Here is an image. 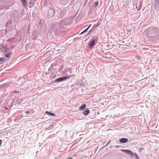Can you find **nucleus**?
Listing matches in <instances>:
<instances>
[{
    "label": "nucleus",
    "mask_w": 159,
    "mask_h": 159,
    "mask_svg": "<svg viewBox=\"0 0 159 159\" xmlns=\"http://www.w3.org/2000/svg\"><path fill=\"white\" fill-rule=\"evenodd\" d=\"M74 16H71L69 18H65L59 22V26L61 28H64V26L71 24L74 19Z\"/></svg>",
    "instance_id": "nucleus-1"
},
{
    "label": "nucleus",
    "mask_w": 159,
    "mask_h": 159,
    "mask_svg": "<svg viewBox=\"0 0 159 159\" xmlns=\"http://www.w3.org/2000/svg\"><path fill=\"white\" fill-rule=\"evenodd\" d=\"M46 25V24L42 20L37 21V27L39 30H45Z\"/></svg>",
    "instance_id": "nucleus-2"
},
{
    "label": "nucleus",
    "mask_w": 159,
    "mask_h": 159,
    "mask_svg": "<svg viewBox=\"0 0 159 159\" xmlns=\"http://www.w3.org/2000/svg\"><path fill=\"white\" fill-rule=\"evenodd\" d=\"M73 76V75H70L62 77L56 79L55 80V81L57 82L62 81L63 80H66L69 79L70 77Z\"/></svg>",
    "instance_id": "nucleus-3"
},
{
    "label": "nucleus",
    "mask_w": 159,
    "mask_h": 159,
    "mask_svg": "<svg viewBox=\"0 0 159 159\" xmlns=\"http://www.w3.org/2000/svg\"><path fill=\"white\" fill-rule=\"evenodd\" d=\"M6 26L7 28V29L13 30L14 29V24L12 23L11 21L9 20L6 23Z\"/></svg>",
    "instance_id": "nucleus-4"
},
{
    "label": "nucleus",
    "mask_w": 159,
    "mask_h": 159,
    "mask_svg": "<svg viewBox=\"0 0 159 159\" xmlns=\"http://www.w3.org/2000/svg\"><path fill=\"white\" fill-rule=\"evenodd\" d=\"M96 39H93L91 41H90L88 43V46L90 48H92L95 45Z\"/></svg>",
    "instance_id": "nucleus-5"
},
{
    "label": "nucleus",
    "mask_w": 159,
    "mask_h": 159,
    "mask_svg": "<svg viewBox=\"0 0 159 159\" xmlns=\"http://www.w3.org/2000/svg\"><path fill=\"white\" fill-rule=\"evenodd\" d=\"M48 15L51 16L52 17L54 16L55 14V12L54 10L52 9H50L48 11Z\"/></svg>",
    "instance_id": "nucleus-6"
},
{
    "label": "nucleus",
    "mask_w": 159,
    "mask_h": 159,
    "mask_svg": "<svg viewBox=\"0 0 159 159\" xmlns=\"http://www.w3.org/2000/svg\"><path fill=\"white\" fill-rule=\"evenodd\" d=\"M141 2L140 1L137 2L135 4V6L136 8H138V9H139L141 8L142 7V5L141 4Z\"/></svg>",
    "instance_id": "nucleus-7"
},
{
    "label": "nucleus",
    "mask_w": 159,
    "mask_h": 159,
    "mask_svg": "<svg viewBox=\"0 0 159 159\" xmlns=\"http://www.w3.org/2000/svg\"><path fill=\"white\" fill-rule=\"evenodd\" d=\"M66 13L65 10H63L60 11L59 13L60 18H62L64 16Z\"/></svg>",
    "instance_id": "nucleus-8"
},
{
    "label": "nucleus",
    "mask_w": 159,
    "mask_h": 159,
    "mask_svg": "<svg viewBox=\"0 0 159 159\" xmlns=\"http://www.w3.org/2000/svg\"><path fill=\"white\" fill-rule=\"evenodd\" d=\"M128 140L127 139L123 138L120 139L119 141L121 143H125L127 142Z\"/></svg>",
    "instance_id": "nucleus-9"
},
{
    "label": "nucleus",
    "mask_w": 159,
    "mask_h": 159,
    "mask_svg": "<svg viewBox=\"0 0 159 159\" xmlns=\"http://www.w3.org/2000/svg\"><path fill=\"white\" fill-rule=\"evenodd\" d=\"M121 151L122 152H126L128 154H133V152H132L129 150L123 149V150H121Z\"/></svg>",
    "instance_id": "nucleus-10"
},
{
    "label": "nucleus",
    "mask_w": 159,
    "mask_h": 159,
    "mask_svg": "<svg viewBox=\"0 0 159 159\" xmlns=\"http://www.w3.org/2000/svg\"><path fill=\"white\" fill-rule=\"evenodd\" d=\"M22 3H23V6L24 7L27 6V3L26 0H21Z\"/></svg>",
    "instance_id": "nucleus-11"
},
{
    "label": "nucleus",
    "mask_w": 159,
    "mask_h": 159,
    "mask_svg": "<svg viewBox=\"0 0 159 159\" xmlns=\"http://www.w3.org/2000/svg\"><path fill=\"white\" fill-rule=\"evenodd\" d=\"M86 107V105L85 104H84L82 105L80 107L79 109L80 110H83L84 108Z\"/></svg>",
    "instance_id": "nucleus-12"
},
{
    "label": "nucleus",
    "mask_w": 159,
    "mask_h": 159,
    "mask_svg": "<svg viewBox=\"0 0 159 159\" xmlns=\"http://www.w3.org/2000/svg\"><path fill=\"white\" fill-rule=\"evenodd\" d=\"M90 111L89 110H87L84 111L83 114L84 115L86 116L88 115Z\"/></svg>",
    "instance_id": "nucleus-13"
},
{
    "label": "nucleus",
    "mask_w": 159,
    "mask_h": 159,
    "mask_svg": "<svg viewBox=\"0 0 159 159\" xmlns=\"http://www.w3.org/2000/svg\"><path fill=\"white\" fill-rule=\"evenodd\" d=\"M81 18L82 17L81 16H78L76 17L75 21H80L81 20Z\"/></svg>",
    "instance_id": "nucleus-14"
},
{
    "label": "nucleus",
    "mask_w": 159,
    "mask_h": 159,
    "mask_svg": "<svg viewBox=\"0 0 159 159\" xmlns=\"http://www.w3.org/2000/svg\"><path fill=\"white\" fill-rule=\"evenodd\" d=\"M155 6H157L159 5V0H155L154 3Z\"/></svg>",
    "instance_id": "nucleus-15"
},
{
    "label": "nucleus",
    "mask_w": 159,
    "mask_h": 159,
    "mask_svg": "<svg viewBox=\"0 0 159 159\" xmlns=\"http://www.w3.org/2000/svg\"><path fill=\"white\" fill-rule=\"evenodd\" d=\"M46 113L48 115H52V116H55L56 115L55 114L50 113L48 111H46Z\"/></svg>",
    "instance_id": "nucleus-16"
},
{
    "label": "nucleus",
    "mask_w": 159,
    "mask_h": 159,
    "mask_svg": "<svg viewBox=\"0 0 159 159\" xmlns=\"http://www.w3.org/2000/svg\"><path fill=\"white\" fill-rule=\"evenodd\" d=\"M33 4H34L33 2H31L30 1L29 3V7H33Z\"/></svg>",
    "instance_id": "nucleus-17"
},
{
    "label": "nucleus",
    "mask_w": 159,
    "mask_h": 159,
    "mask_svg": "<svg viewBox=\"0 0 159 159\" xmlns=\"http://www.w3.org/2000/svg\"><path fill=\"white\" fill-rule=\"evenodd\" d=\"M11 53H8L6 54H5V56L6 57H9L10 56V55H11Z\"/></svg>",
    "instance_id": "nucleus-18"
},
{
    "label": "nucleus",
    "mask_w": 159,
    "mask_h": 159,
    "mask_svg": "<svg viewBox=\"0 0 159 159\" xmlns=\"http://www.w3.org/2000/svg\"><path fill=\"white\" fill-rule=\"evenodd\" d=\"M4 60H5L4 58H3L2 57H1V58H0V62H1V61L2 62V63L4 62Z\"/></svg>",
    "instance_id": "nucleus-19"
},
{
    "label": "nucleus",
    "mask_w": 159,
    "mask_h": 159,
    "mask_svg": "<svg viewBox=\"0 0 159 159\" xmlns=\"http://www.w3.org/2000/svg\"><path fill=\"white\" fill-rule=\"evenodd\" d=\"M98 3H99V2H98V1H96L95 2V7H97L98 5Z\"/></svg>",
    "instance_id": "nucleus-20"
},
{
    "label": "nucleus",
    "mask_w": 159,
    "mask_h": 159,
    "mask_svg": "<svg viewBox=\"0 0 159 159\" xmlns=\"http://www.w3.org/2000/svg\"><path fill=\"white\" fill-rule=\"evenodd\" d=\"M98 25H93V29L94 30V29H96V27L98 26Z\"/></svg>",
    "instance_id": "nucleus-21"
},
{
    "label": "nucleus",
    "mask_w": 159,
    "mask_h": 159,
    "mask_svg": "<svg viewBox=\"0 0 159 159\" xmlns=\"http://www.w3.org/2000/svg\"><path fill=\"white\" fill-rule=\"evenodd\" d=\"M91 25H90L89 26H88L87 28H86L85 30H88V29L91 26Z\"/></svg>",
    "instance_id": "nucleus-22"
},
{
    "label": "nucleus",
    "mask_w": 159,
    "mask_h": 159,
    "mask_svg": "<svg viewBox=\"0 0 159 159\" xmlns=\"http://www.w3.org/2000/svg\"><path fill=\"white\" fill-rule=\"evenodd\" d=\"M86 31H87V30H84L81 33V34H83V33H84V32H86Z\"/></svg>",
    "instance_id": "nucleus-23"
},
{
    "label": "nucleus",
    "mask_w": 159,
    "mask_h": 159,
    "mask_svg": "<svg viewBox=\"0 0 159 159\" xmlns=\"http://www.w3.org/2000/svg\"><path fill=\"white\" fill-rule=\"evenodd\" d=\"M25 113L26 114H28L30 113V112L29 111H25Z\"/></svg>",
    "instance_id": "nucleus-24"
},
{
    "label": "nucleus",
    "mask_w": 159,
    "mask_h": 159,
    "mask_svg": "<svg viewBox=\"0 0 159 159\" xmlns=\"http://www.w3.org/2000/svg\"><path fill=\"white\" fill-rule=\"evenodd\" d=\"M2 140H0V146H1V143H2Z\"/></svg>",
    "instance_id": "nucleus-25"
},
{
    "label": "nucleus",
    "mask_w": 159,
    "mask_h": 159,
    "mask_svg": "<svg viewBox=\"0 0 159 159\" xmlns=\"http://www.w3.org/2000/svg\"><path fill=\"white\" fill-rule=\"evenodd\" d=\"M56 77V75H54V78H55Z\"/></svg>",
    "instance_id": "nucleus-26"
},
{
    "label": "nucleus",
    "mask_w": 159,
    "mask_h": 159,
    "mask_svg": "<svg viewBox=\"0 0 159 159\" xmlns=\"http://www.w3.org/2000/svg\"><path fill=\"white\" fill-rule=\"evenodd\" d=\"M14 93H17V92H16V91H15V92H14Z\"/></svg>",
    "instance_id": "nucleus-27"
},
{
    "label": "nucleus",
    "mask_w": 159,
    "mask_h": 159,
    "mask_svg": "<svg viewBox=\"0 0 159 159\" xmlns=\"http://www.w3.org/2000/svg\"><path fill=\"white\" fill-rule=\"evenodd\" d=\"M87 26H85L84 27V28H87V27H87Z\"/></svg>",
    "instance_id": "nucleus-28"
},
{
    "label": "nucleus",
    "mask_w": 159,
    "mask_h": 159,
    "mask_svg": "<svg viewBox=\"0 0 159 159\" xmlns=\"http://www.w3.org/2000/svg\"><path fill=\"white\" fill-rule=\"evenodd\" d=\"M29 29H30V28H28V30H29Z\"/></svg>",
    "instance_id": "nucleus-29"
}]
</instances>
